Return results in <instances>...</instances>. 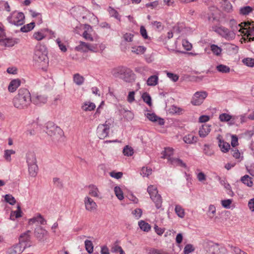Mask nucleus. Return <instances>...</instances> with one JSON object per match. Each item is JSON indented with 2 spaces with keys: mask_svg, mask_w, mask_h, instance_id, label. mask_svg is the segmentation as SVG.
Here are the masks:
<instances>
[{
  "mask_svg": "<svg viewBox=\"0 0 254 254\" xmlns=\"http://www.w3.org/2000/svg\"><path fill=\"white\" fill-rule=\"evenodd\" d=\"M232 5L229 2H226L223 6V9L227 12H231L232 11Z\"/></svg>",
  "mask_w": 254,
  "mask_h": 254,
  "instance_id": "61",
  "label": "nucleus"
},
{
  "mask_svg": "<svg viewBox=\"0 0 254 254\" xmlns=\"http://www.w3.org/2000/svg\"><path fill=\"white\" fill-rule=\"evenodd\" d=\"M99 125L97 127V133L100 139H104L108 135L110 129V126L107 124Z\"/></svg>",
  "mask_w": 254,
  "mask_h": 254,
  "instance_id": "11",
  "label": "nucleus"
},
{
  "mask_svg": "<svg viewBox=\"0 0 254 254\" xmlns=\"http://www.w3.org/2000/svg\"><path fill=\"white\" fill-rule=\"evenodd\" d=\"M15 153V151L13 150H5L4 157L7 161H10L11 160V155L14 154Z\"/></svg>",
  "mask_w": 254,
  "mask_h": 254,
  "instance_id": "54",
  "label": "nucleus"
},
{
  "mask_svg": "<svg viewBox=\"0 0 254 254\" xmlns=\"http://www.w3.org/2000/svg\"><path fill=\"white\" fill-rule=\"evenodd\" d=\"M169 112L172 114H179L182 111V109L176 106L173 105L169 109Z\"/></svg>",
  "mask_w": 254,
  "mask_h": 254,
  "instance_id": "58",
  "label": "nucleus"
},
{
  "mask_svg": "<svg viewBox=\"0 0 254 254\" xmlns=\"http://www.w3.org/2000/svg\"><path fill=\"white\" fill-rule=\"evenodd\" d=\"M146 49L144 46H134L131 48V52L137 55L143 54L146 51Z\"/></svg>",
  "mask_w": 254,
  "mask_h": 254,
  "instance_id": "35",
  "label": "nucleus"
},
{
  "mask_svg": "<svg viewBox=\"0 0 254 254\" xmlns=\"http://www.w3.org/2000/svg\"><path fill=\"white\" fill-rule=\"evenodd\" d=\"M217 139L218 141V145L221 150L223 152H227L230 148V144L223 140L222 136L220 134L218 135Z\"/></svg>",
  "mask_w": 254,
  "mask_h": 254,
  "instance_id": "17",
  "label": "nucleus"
},
{
  "mask_svg": "<svg viewBox=\"0 0 254 254\" xmlns=\"http://www.w3.org/2000/svg\"><path fill=\"white\" fill-rule=\"evenodd\" d=\"M35 23L34 22H32L22 27L20 30L23 32H27L33 29Z\"/></svg>",
  "mask_w": 254,
  "mask_h": 254,
  "instance_id": "44",
  "label": "nucleus"
},
{
  "mask_svg": "<svg viewBox=\"0 0 254 254\" xmlns=\"http://www.w3.org/2000/svg\"><path fill=\"white\" fill-rule=\"evenodd\" d=\"M162 158H167L169 161L172 158L171 156L173 154V149L172 148H166L164 151L162 152Z\"/></svg>",
  "mask_w": 254,
  "mask_h": 254,
  "instance_id": "32",
  "label": "nucleus"
},
{
  "mask_svg": "<svg viewBox=\"0 0 254 254\" xmlns=\"http://www.w3.org/2000/svg\"><path fill=\"white\" fill-rule=\"evenodd\" d=\"M46 133L52 137L54 141H60L63 137L64 131L53 122H49L46 125Z\"/></svg>",
  "mask_w": 254,
  "mask_h": 254,
  "instance_id": "4",
  "label": "nucleus"
},
{
  "mask_svg": "<svg viewBox=\"0 0 254 254\" xmlns=\"http://www.w3.org/2000/svg\"><path fill=\"white\" fill-rule=\"evenodd\" d=\"M88 189L89 195L93 197H99L100 191L96 186L93 185H89L88 187Z\"/></svg>",
  "mask_w": 254,
  "mask_h": 254,
  "instance_id": "25",
  "label": "nucleus"
},
{
  "mask_svg": "<svg viewBox=\"0 0 254 254\" xmlns=\"http://www.w3.org/2000/svg\"><path fill=\"white\" fill-rule=\"evenodd\" d=\"M216 212L215 207L213 205H210L208 208V215L210 218L213 217Z\"/></svg>",
  "mask_w": 254,
  "mask_h": 254,
  "instance_id": "60",
  "label": "nucleus"
},
{
  "mask_svg": "<svg viewBox=\"0 0 254 254\" xmlns=\"http://www.w3.org/2000/svg\"><path fill=\"white\" fill-rule=\"evenodd\" d=\"M231 153L236 159H241V160H242L243 158V157L241 156L240 152L236 148L232 149L231 150Z\"/></svg>",
  "mask_w": 254,
  "mask_h": 254,
  "instance_id": "56",
  "label": "nucleus"
},
{
  "mask_svg": "<svg viewBox=\"0 0 254 254\" xmlns=\"http://www.w3.org/2000/svg\"><path fill=\"white\" fill-rule=\"evenodd\" d=\"M176 214L180 218H183L185 217V210L180 205H176L175 208Z\"/></svg>",
  "mask_w": 254,
  "mask_h": 254,
  "instance_id": "41",
  "label": "nucleus"
},
{
  "mask_svg": "<svg viewBox=\"0 0 254 254\" xmlns=\"http://www.w3.org/2000/svg\"><path fill=\"white\" fill-rule=\"evenodd\" d=\"M27 165L37 163L36 155L33 152H28L26 156Z\"/></svg>",
  "mask_w": 254,
  "mask_h": 254,
  "instance_id": "24",
  "label": "nucleus"
},
{
  "mask_svg": "<svg viewBox=\"0 0 254 254\" xmlns=\"http://www.w3.org/2000/svg\"><path fill=\"white\" fill-rule=\"evenodd\" d=\"M252 8L250 6L242 7L240 9V13L242 15H248L252 11Z\"/></svg>",
  "mask_w": 254,
  "mask_h": 254,
  "instance_id": "52",
  "label": "nucleus"
},
{
  "mask_svg": "<svg viewBox=\"0 0 254 254\" xmlns=\"http://www.w3.org/2000/svg\"><path fill=\"white\" fill-rule=\"evenodd\" d=\"M25 16L22 12L14 11L7 18V21L16 26H21L24 23Z\"/></svg>",
  "mask_w": 254,
  "mask_h": 254,
  "instance_id": "6",
  "label": "nucleus"
},
{
  "mask_svg": "<svg viewBox=\"0 0 254 254\" xmlns=\"http://www.w3.org/2000/svg\"><path fill=\"white\" fill-rule=\"evenodd\" d=\"M158 77L157 75H152L148 78L147 80V84L149 86H155L158 83Z\"/></svg>",
  "mask_w": 254,
  "mask_h": 254,
  "instance_id": "38",
  "label": "nucleus"
},
{
  "mask_svg": "<svg viewBox=\"0 0 254 254\" xmlns=\"http://www.w3.org/2000/svg\"><path fill=\"white\" fill-rule=\"evenodd\" d=\"M138 225L141 230L146 232L149 231L151 228L150 225L143 220L138 222Z\"/></svg>",
  "mask_w": 254,
  "mask_h": 254,
  "instance_id": "42",
  "label": "nucleus"
},
{
  "mask_svg": "<svg viewBox=\"0 0 254 254\" xmlns=\"http://www.w3.org/2000/svg\"><path fill=\"white\" fill-rule=\"evenodd\" d=\"M0 8L5 10L7 11H10V6L8 2L5 1H0Z\"/></svg>",
  "mask_w": 254,
  "mask_h": 254,
  "instance_id": "59",
  "label": "nucleus"
},
{
  "mask_svg": "<svg viewBox=\"0 0 254 254\" xmlns=\"http://www.w3.org/2000/svg\"><path fill=\"white\" fill-rule=\"evenodd\" d=\"M219 119L220 121L222 122L230 121L229 123L230 125H232L234 124V122H233L234 119L233 118V117L226 113L220 114L219 115Z\"/></svg>",
  "mask_w": 254,
  "mask_h": 254,
  "instance_id": "23",
  "label": "nucleus"
},
{
  "mask_svg": "<svg viewBox=\"0 0 254 254\" xmlns=\"http://www.w3.org/2000/svg\"><path fill=\"white\" fill-rule=\"evenodd\" d=\"M28 167L29 175L31 177H33L36 176L38 171V167L37 165V163L28 165Z\"/></svg>",
  "mask_w": 254,
  "mask_h": 254,
  "instance_id": "27",
  "label": "nucleus"
},
{
  "mask_svg": "<svg viewBox=\"0 0 254 254\" xmlns=\"http://www.w3.org/2000/svg\"><path fill=\"white\" fill-rule=\"evenodd\" d=\"M147 191L150 195V198L154 202L157 209L161 208L162 199L161 195L158 194L157 187L153 185H150L147 188Z\"/></svg>",
  "mask_w": 254,
  "mask_h": 254,
  "instance_id": "5",
  "label": "nucleus"
},
{
  "mask_svg": "<svg viewBox=\"0 0 254 254\" xmlns=\"http://www.w3.org/2000/svg\"><path fill=\"white\" fill-rule=\"evenodd\" d=\"M216 68L219 72L222 73H228L230 71V67L224 64H219L216 66Z\"/></svg>",
  "mask_w": 254,
  "mask_h": 254,
  "instance_id": "43",
  "label": "nucleus"
},
{
  "mask_svg": "<svg viewBox=\"0 0 254 254\" xmlns=\"http://www.w3.org/2000/svg\"><path fill=\"white\" fill-rule=\"evenodd\" d=\"M18 42V39L13 38H2L0 40V43L1 45H4L6 47H12Z\"/></svg>",
  "mask_w": 254,
  "mask_h": 254,
  "instance_id": "20",
  "label": "nucleus"
},
{
  "mask_svg": "<svg viewBox=\"0 0 254 254\" xmlns=\"http://www.w3.org/2000/svg\"><path fill=\"white\" fill-rule=\"evenodd\" d=\"M34 235L38 241L44 242L48 237L49 233L42 227L37 226L34 231Z\"/></svg>",
  "mask_w": 254,
  "mask_h": 254,
  "instance_id": "8",
  "label": "nucleus"
},
{
  "mask_svg": "<svg viewBox=\"0 0 254 254\" xmlns=\"http://www.w3.org/2000/svg\"><path fill=\"white\" fill-rule=\"evenodd\" d=\"M169 162L175 166H180L185 168H187L186 164L183 162L182 160L179 158H172Z\"/></svg>",
  "mask_w": 254,
  "mask_h": 254,
  "instance_id": "28",
  "label": "nucleus"
},
{
  "mask_svg": "<svg viewBox=\"0 0 254 254\" xmlns=\"http://www.w3.org/2000/svg\"><path fill=\"white\" fill-rule=\"evenodd\" d=\"M229 247L231 249V252L235 254H248L238 247L233 246L232 245H229Z\"/></svg>",
  "mask_w": 254,
  "mask_h": 254,
  "instance_id": "46",
  "label": "nucleus"
},
{
  "mask_svg": "<svg viewBox=\"0 0 254 254\" xmlns=\"http://www.w3.org/2000/svg\"><path fill=\"white\" fill-rule=\"evenodd\" d=\"M85 247L87 252L91 254L93 251V245L91 241L86 240L85 241Z\"/></svg>",
  "mask_w": 254,
  "mask_h": 254,
  "instance_id": "45",
  "label": "nucleus"
},
{
  "mask_svg": "<svg viewBox=\"0 0 254 254\" xmlns=\"http://www.w3.org/2000/svg\"><path fill=\"white\" fill-rule=\"evenodd\" d=\"M152 173V169L148 167H143L141 171V175H142L143 177H148Z\"/></svg>",
  "mask_w": 254,
  "mask_h": 254,
  "instance_id": "53",
  "label": "nucleus"
},
{
  "mask_svg": "<svg viewBox=\"0 0 254 254\" xmlns=\"http://www.w3.org/2000/svg\"><path fill=\"white\" fill-rule=\"evenodd\" d=\"M108 11L111 17H113L119 21H121V15L119 14L118 12L112 7H109L108 8Z\"/></svg>",
  "mask_w": 254,
  "mask_h": 254,
  "instance_id": "37",
  "label": "nucleus"
},
{
  "mask_svg": "<svg viewBox=\"0 0 254 254\" xmlns=\"http://www.w3.org/2000/svg\"><path fill=\"white\" fill-rule=\"evenodd\" d=\"M211 126L207 124L202 125L199 130V135L201 137H205L211 130Z\"/></svg>",
  "mask_w": 254,
  "mask_h": 254,
  "instance_id": "21",
  "label": "nucleus"
},
{
  "mask_svg": "<svg viewBox=\"0 0 254 254\" xmlns=\"http://www.w3.org/2000/svg\"><path fill=\"white\" fill-rule=\"evenodd\" d=\"M140 33L144 39H147L148 38L147 33L146 29L143 26H141L140 28Z\"/></svg>",
  "mask_w": 254,
  "mask_h": 254,
  "instance_id": "63",
  "label": "nucleus"
},
{
  "mask_svg": "<svg viewBox=\"0 0 254 254\" xmlns=\"http://www.w3.org/2000/svg\"><path fill=\"white\" fill-rule=\"evenodd\" d=\"M243 63L250 67L254 66V59L247 58L243 60Z\"/></svg>",
  "mask_w": 254,
  "mask_h": 254,
  "instance_id": "51",
  "label": "nucleus"
},
{
  "mask_svg": "<svg viewBox=\"0 0 254 254\" xmlns=\"http://www.w3.org/2000/svg\"><path fill=\"white\" fill-rule=\"evenodd\" d=\"M96 106L94 103L90 102H84L81 108L84 111H91L95 109Z\"/></svg>",
  "mask_w": 254,
  "mask_h": 254,
  "instance_id": "33",
  "label": "nucleus"
},
{
  "mask_svg": "<svg viewBox=\"0 0 254 254\" xmlns=\"http://www.w3.org/2000/svg\"><path fill=\"white\" fill-rule=\"evenodd\" d=\"M84 81L83 76L78 73H76L73 75V81L77 85H82Z\"/></svg>",
  "mask_w": 254,
  "mask_h": 254,
  "instance_id": "39",
  "label": "nucleus"
},
{
  "mask_svg": "<svg viewBox=\"0 0 254 254\" xmlns=\"http://www.w3.org/2000/svg\"><path fill=\"white\" fill-rule=\"evenodd\" d=\"M47 101V97L41 95H35L32 98V102L36 105L45 104Z\"/></svg>",
  "mask_w": 254,
  "mask_h": 254,
  "instance_id": "18",
  "label": "nucleus"
},
{
  "mask_svg": "<svg viewBox=\"0 0 254 254\" xmlns=\"http://www.w3.org/2000/svg\"><path fill=\"white\" fill-rule=\"evenodd\" d=\"M85 209L89 212H94L96 210L97 205L96 203L90 197L86 196L84 199Z\"/></svg>",
  "mask_w": 254,
  "mask_h": 254,
  "instance_id": "13",
  "label": "nucleus"
},
{
  "mask_svg": "<svg viewBox=\"0 0 254 254\" xmlns=\"http://www.w3.org/2000/svg\"><path fill=\"white\" fill-rule=\"evenodd\" d=\"M30 233L31 231L30 230H28L26 232L21 234L19 237V243L23 244L24 245H25V244L31 245L29 243L31 239Z\"/></svg>",
  "mask_w": 254,
  "mask_h": 254,
  "instance_id": "19",
  "label": "nucleus"
},
{
  "mask_svg": "<svg viewBox=\"0 0 254 254\" xmlns=\"http://www.w3.org/2000/svg\"><path fill=\"white\" fill-rule=\"evenodd\" d=\"M21 211L20 206H17V210L15 211H12L10 214V218L11 220H14V218H19L21 216Z\"/></svg>",
  "mask_w": 254,
  "mask_h": 254,
  "instance_id": "47",
  "label": "nucleus"
},
{
  "mask_svg": "<svg viewBox=\"0 0 254 254\" xmlns=\"http://www.w3.org/2000/svg\"><path fill=\"white\" fill-rule=\"evenodd\" d=\"M204 248L206 252L205 254H220L219 246L212 241L205 242Z\"/></svg>",
  "mask_w": 254,
  "mask_h": 254,
  "instance_id": "10",
  "label": "nucleus"
},
{
  "mask_svg": "<svg viewBox=\"0 0 254 254\" xmlns=\"http://www.w3.org/2000/svg\"><path fill=\"white\" fill-rule=\"evenodd\" d=\"M20 84V81L19 79L12 80L8 85V90L11 92H14Z\"/></svg>",
  "mask_w": 254,
  "mask_h": 254,
  "instance_id": "26",
  "label": "nucleus"
},
{
  "mask_svg": "<svg viewBox=\"0 0 254 254\" xmlns=\"http://www.w3.org/2000/svg\"><path fill=\"white\" fill-rule=\"evenodd\" d=\"M123 152L125 156H131L133 154V150L131 147L127 145L124 147Z\"/></svg>",
  "mask_w": 254,
  "mask_h": 254,
  "instance_id": "49",
  "label": "nucleus"
},
{
  "mask_svg": "<svg viewBox=\"0 0 254 254\" xmlns=\"http://www.w3.org/2000/svg\"><path fill=\"white\" fill-rule=\"evenodd\" d=\"M207 95L206 91H197L193 94L191 103L194 106H199L203 102Z\"/></svg>",
  "mask_w": 254,
  "mask_h": 254,
  "instance_id": "9",
  "label": "nucleus"
},
{
  "mask_svg": "<svg viewBox=\"0 0 254 254\" xmlns=\"http://www.w3.org/2000/svg\"><path fill=\"white\" fill-rule=\"evenodd\" d=\"M32 102V97L29 90L26 88L19 89L18 94L13 99V106L18 109L28 108Z\"/></svg>",
  "mask_w": 254,
  "mask_h": 254,
  "instance_id": "2",
  "label": "nucleus"
},
{
  "mask_svg": "<svg viewBox=\"0 0 254 254\" xmlns=\"http://www.w3.org/2000/svg\"><path fill=\"white\" fill-rule=\"evenodd\" d=\"M110 175L112 177L117 179H120L123 176V173L122 172H116L114 171L110 172Z\"/></svg>",
  "mask_w": 254,
  "mask_h": 254,
  "instance_id": "64",
  "label": "nucleus"
},
{
  "mask_svg": "<svg viewBox=\"0 0 254 254\" xmlns=\"http://www.w3.org/2000/svg\"><path fill=\"white\" fill-rule=\"evenodd\" d=\"M218 179L220 182V183L224 187V188L229 190V192H228V193L231 195L233 196L234 194L233 192L231 190V187L229 183L227 182L226 180L224 179H221V178L220 177H218Z\"/></svg>",
  "mask_w": 254,
  "mask_h": 254,
  "instance_id": "31",
  "label": "nucleus"
},
{
  "mask_svg": "<svg viewBox=\"0 0 254 254\" xmlns=\"http://www.w3.org/2000/svg\"><path fill=\"white\" fill-rule=\"evenodd\" d=\"M232 202V199H228L226 200H223L221 201V204L222 205L226 208H229L230 206V204H231Z\"/></svg>",
  "mask_w": 254,
  "mask_h": 254,
  "instance_id": "62",
  "label": "nucleus"
},
{
  "mask_svg": "<svg viewBox=\"0 0 254 254\" xmlns=\"http://www.w3.org/2000/svg\"><path fill=\"white\" fill-rule=\"evenodd\" d=\"M5 200L10 204L13 205L16 203V200L14 197L10 194H6L4 196Z\"/></svg>",
  "mask_w": 254,
  "mask_h": 254,
  "instance_id": "57",
  "label": "nucleus"
},
{
  "mask_svg": "<svg viewBox=\"0 0 254 254\" xmlns=\"http://www.w3.org/2000/svg\"><path fill=\"white\" fill-rule=\"evenodd\" d=\"M147 118L150 121L156 123L158 125L162 126L164 125L165 122L163 119L158 117L154 113H147L146 115Z\"/></svg>",
  "mask_w": 254,
  "mask_h": 254,
  "instance_id": "16",
  "label": "nucleus"
},
{
  "mask_svg": "<svg viewBox=\"0 0 254 254\" xmlns=\"http://www.w3.org/2000/svg\"><path fill=\"white\" fill-rule=\"evenodd\" d=\"M114 191L116 195L120 200L124 199V194L121 189L119 187H115L114 188Z\"/></svg>",
  "mask_w": 254,
  "mask_h": 254,
  "instance_id": "48",
  "label": "nucleus"
},
{
  "mask_svg": "<svg viewBox=\"0 0 254 254\" xmlns=\"http://www.w3.org/2000/svg\"><path fill=\"white\" fill-rule=\"evenodd\" d=\"M244 27L242 33L248 36L254 35V22H243Z\"/></svg>",
  "mask_w": 254,
  "mask_h": 254,
  "instance_id": "14",
  "label": "nucleus"
},
{
  "mask_svg": "<svg viewBox=\"0 0 254 254\" xmlns=\"http://www.w3.org/2000/svg\"><path fill=\"white\" fill-rule=\"evenodd\" d=\"M227 51L232 54H236L238 53L239 47L232 44L226 43L225 44Z\"/></svg>",
  "mask_w": 254,
  "mask_h": 254,
  "instance_id": "30",
  "label": "nucleus"
},
{
  "mask_svg": "<svg viewBox=\"0 0 254 254\" xmlns=\"http://www.w3.org/2000/svg\"><path fill=\"white\" fill-rule=\"evenodd\" d=\"M210 50L214 55L218 57L221 55L222 49L217 45L215 44L211 45Z\"/></svg>",
  "mask_w": 254,
  "mask_h": 254,
  "instance_id": "34",
  "label": "nucleus"
},
{
  "mask_svg": "<svg viewBox=\"0 0 254 254\" xmlns=\"http://www.w3.org/2000/svg\"><path fill=\"white\" fill-rule=\"evenodd\" d=\"M46 47L40 44L37 45L35 49L33 60L35 64L43 70H46L49 64Z\"/></svg>",
  "mask_w": 254,
  "mask_h": 254,
  "instance_id": "1",
  "label": "nucleus"
},
{
  "mask_svg": "<svg viewBox=\"0 0 254 254\" xmlns=\"http://www.w3.org/2000/svg\"><path fill=\"white\" fill-rule=\"evenodd\" d=\"M184 142L188 144H193L197 142V137L192 134H189L183 138Z\"/></svg>",
  "mask_w": 254,
  "mask_h": 254,
  "instance_id": "29",
  "label": "nucleus"
},
{
  "mask_svg": "<svg viewBox=\"0 0 254 254\" xmlns=\"http://www.w3.org/2000/svg\"><path fill=\"white\" fill-rule=\"evenodd\" d=\"M142 98L144 102L147 104L149 106L152 105L151 98L148 93L145 92L142 95Z\"/></svg>",
  "mask_w": 254,
  "mask_h": 254,
  "instance_id": "50",
  "label": "nucleus"
},
{
  "mask_svg": "<svg viewBox=\"0 0 254 254\" xmlns=\"http://www.w3.org/2000/svg\"><path fill=\"white\" fill-rule=\"evenodd\" d=\"M48 31L47 29H42L38 32H35L33 34V38L38 40L40 41L45 38L46 36V33Z\"/></svg>",
  "mask_w": 254,
  "mask_h": 254,
  "instance_id": "22",
  "label": "nucleus"
},
{
  "mask_svg": "<svg viewBox=\"0 0 254 254\" xmlns=\"http://www.w3.org/2000/svg\"><path fill=\"white\" fill-rule=\"evenodd\" d=\"M31 246V245H28L27 244H25V245L21 244L19 242V243L14 246H13L15 249L16 250L17 253L19 254L20 253L23 252L24 250L26 248H29Z\"/></svg>",
  "mask_w": 254,
  "mask_h": 254,
  "instance_id": "40",
  "label": "nucleus"
},
{
  "mask_svg": "<svg viewBox=\"0 0 254 254\" xmlns=\"http://www.w3.org/2000/svg\"><path fill=\"white\" fill-rule=\"evenodd\" d=\"M214 31L227 40H233L236 37L235 34L233 32H231L230 30L223 26L217 27Z\"/></svg>",
  "mask_w": 254,
  "mask_h": 254,
  "instance_id": "7",
  "label": "nucleus"
},
{
  "mask_svg": "<svg viewBox=\"0 0 254 254\" xmlns=\"http://www.w3.org/2000/svg\"><path fill=\"white\" fill-rule=\"evenodd\" d=\"M229 25L231 32H233L235 34L237 31L242 33L244 27V23H243V22L237 24L236 20L234 19H231L229 22Z\"/></svg>",
  "mask_w": 254,
  "mask_h": 254,
  "instance_id": "15",
  "label": "nucleus"
},
{
  "mask_svg": "<svg viewBox=\"0 0 254 254\" xmlns=\"http://www.w3.org/2000/svg\"><path fill=\"white\" fill-rule=\"evenodd\" d=\"M194 251V248L191 244H187L184 248V253L185 254H189Z\"/></svg>",
  "mask_w": 254,
  "mask_h": 254,
  "instance_id": "55",
  "label": "nucleus"
},
{
  "mask_svg": "<svg viewBox=\"0 0 254 254\" xmlns=\"http://www.w3.org/2000/svg\"><path fill=\"white\" fill-rule=\"evenodd\" d=\"M241 181L248 187H251L253 185V182L252 181V178L248 175H246L242 177L241 179Z\"/></svg>",
  "mask_w": 254,
  "mask_h": 254,
  "instance_id": "36",
  "label": "nucleus"
},
{
  "mask_svg": "<svg viewBox=\"0 0 254 254\" xmlns=\"http://www.w3.org/2000/svg\"><path fill=\"white\" fill-rule=\"evenodd\" d=\"M113 75L123 79L126 82H131L134 80V74L132 71L126 67H118L112 71Z\"/></svg>",
  "mask_w": 254,
  "mask_h": 254,
  "instance_id": "3",
  "label": "nucleus"
},
{
  "mask_svg": "<svg viewBox=\"0 0 254 254\" xmlns=\"http://www.w3.org/2000/svg\"><path fill=\"white\" fill-rule=\"evenodd\" d=\"M79 43V44L75 48L77 50L83 52H87L88 51L96 52V47L95 45L82 41H80Z\"/></svg>",
  "mask_w": 254,
  "mask_h": 254,
  "instance_id": "12",
  "label": "nucleus"
}]
</instances>
